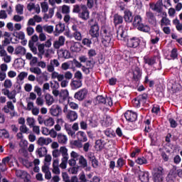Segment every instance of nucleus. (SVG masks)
<instances>
[{"label":"nucleus","instance_id":"nucleus-21","mask_svg":"<svg viewBox=\"0 0 182 182\" xmlns=\"http://www.w3.org/2000/svg\"><path fill=\"white\" fill-rule=\"evenodd\" d=\"M146 15L149 23H151V25H156L157 21L156 20L154 14L151 11H147Z\"/></svg>","mask_w":182,"mask_h":182},{"label":"nucleus","instance_id":"nucleus-20","mask_svg":"<svg viewBox=\"0 0 182 182\" xmlns=\"http://www.w3.org/2000/svg\"><path fill=\"white\" fill-rule=\"evenodd\" d=\"M65 31V24L60 23L55 26V30L54 31V36H59Z\"/></svg>","mask_w":182,"mask_h":182},{"label":"nucleus","instance_id":"nucleus-11","mask_svg":"<svg viewBox=\"0 0 182 182\" xmlns=\"http://www.w3.org/2000/svg\"><path fill=\"white\" fill-rule=\"evenodd\" d=\"M124 117L127 122H136L137 120V113L128 110L124 113Z\"/></svg>","mask_w":182,"mask_h":182},{"label":"nucleus","instance_id":"nucleus-6","mask_svg":"<svg viewBox=\"0 0 182 182\" xmlns=\"http://www.w3.org/2000/svg\"><path fill=\"white\" fill-rule=\"evenodd\" d=\"M146 102H147V94H142L132 100V105H134V107H140V106L144 105Z\"/></svg>","mask_w":182,"mask_h":182},{"label":"nucleus","instance_id":"nucleus-50","mask_svg":"<svg viewBox=\"0 0 182 182\" xmlns=\"http://www.w3.org/2000/svg\"><path fill=\"white\" fill-rule=\"evenodd\" d=\"M95 148L97 150V151H100V150H102L103 149V145L102 144V141H95Z\"/></svg>","mask_w":182,"mask_h":182},{"label":"nucleus","instance_id":"nucleus-40","mask_svg":"<svg viewBox=\"0 0 182 182\" xmlns=\"http://www.w3.org/2000/svg\"><path fill=\"white\" fill-rule=\"evenodd\" d=\"M119 23H123V17L119 14L114 15V24L119 25Z\"/></svg>","mask_w":182,"mask_h":182},{"label":"nucleus","instance_id":"nucleus-14","mask_svg":"<svg viewBox=\"0 0 182 182\" xmlns=\"http://www.w3.org/2000/svg\"><path fill=\"white\" fill-rule=\"evenodd\" d=\"M82 80H75V78H73L70 82L72 90H77V89H80V87L82 86Z\"/></svg>","mask_w":182,"mask_h":182},{"label":"nucleus","instance_id":"nucleus-36","mask_svg":"<svg viewBox=\"0 0 182 182\" xmlns=\"http://www.w3.org/2000/svg\"><path fill=\"white\" fill-rule=\"evenodd\" d=\"M45 126L48 127H52L55 124V120L52 117H49L48 119L44 121Z\"/></svg>","mask_w":182,"mask_h":182},{"label":"nucleus","instance_id":"nucleus-15","mask_svg":"<svg viewBox=\"0 0 182 182\" xmlns=\"http://www.w3.org/2000/svg\"><path fill=\"white\" fill-rule=\"evenodd\" d=\"M99 26L97 24H94L91 26L90 30V35L92 38H99Z\"/></svg>","mask_w":182,"mask_h":182},{"label":"nucleus","instance_id":"nucleus-4","mask_svg":"<svg viewBox=\"0 0 182 182\" xmlns=\"http://www.w3.org/2000/svg\"><path fill=\"white\" fill-rule=\"evenodd\" d=\"M133 26L134 28H136L138 31H141V32L147 33L150 31V27H149L147 25L143 24L142 18L140 16H136L134 17Z\"/></svg>","mask_w":182,"mask_h":182},{"label":"nucleus","instance_id":"nucleus-28","mask_svg":"<svg viewBox=\"0 0 182 182\" xmlns=\"http://www.w3.org/2000/svg\"><path fill=\"white\" fill-rule=\"evenodd\" d=\"M124 18V20L128 23L133 22V13H132V11L129 10H125Z\"/></svg>","mask_w":182,"mask_h":182},{"label":"nucleus","instance_id":"nucleus-16","mask_svg":"<svg viewBox=\"0 0 182 182\" xmlns=\"http://www.w3.org/2000/svg\"><path fill=\"white\" fill-rule=\"evenodd\" d=\"M50 143H52V139L44 138L43 136H41L37 141V144H38V146H41V147L45 145L48 146V144H50Z\"/></svg>","mask_w":182,"mask_h":182},{"label":"nucleus","instance_id":"nucleus-49","mask_svg":"<svg viewBox=\"0 0 182 182\" xmlns=\"http://www.w3.org/2000/svg\"><path fill=\"white\" fill-rule=\"evenodd\" d=\"M51 89L53 90H58L60 87V85L58 82V81H51L50 82Z\"/></svg>","mask_w":182,"mask_h":182},{"label":"nucleus","instance_id":"nucleus-56","mask_svg":"<svg viewBox=\"0 0 182 182\" xmlns=\"http://www.w3.org/2000/svg\"><path fill=\"white\" fill-rule=\"evenodd\" d=\"M21 162L27 168L32 167V162H29L28 159H22Z\"/></svg>","mask_w":182,"mask_h":182},{"label":"nucleus","instance_id":"nucleus-26","mask_svg":"<svg viewBox=\"0 0 182 182\" xmlns=\"http://www.w3.org/2000/svg\"><path fill=\"white\" fill-rule=\"evenodd\" d=\"M178 58V52L177 51V48H173L171 51L170 55H166V59L168 60H174Z\"/></svg>","mask_w":182,"mask_h":182},{"label":"nucleus","instance_id":"nucleus-59","mask_svg":"<svg viewBox=\"0 0 182 182\" xmlns=\"http://www.w3.org/2000/svg\"><path fill=\"white\" fill-rule=\"evenodd\" d=\"M20 132L21 133H25L26 134H28V132H29V129L26 127V125H21L20 127Z\"/></svg>","mask_w":182,"mask_h":182},{"label":"nucleus","instance_id":"nucleus-23","mask_svg":"<svg viewBox=\"0 0 182 182\" xmlns=\"http://www.w3.org/2000/svg\"><path fill=\"white\" fill-rule=\"evenodd\" d=\"M36 154L40 158L45 157V156H46V154H48V149L45 146H41L36 149Z\"/></svg>","mask_w":182,"mask_h":182},{"label":"nucleus","instance_id":"nucleus-35","mask_svg":"<svg viewBox=\"0 0 182 182\" xmlns=\"http://www.w3.org/2000/svg\"><path fill=\"white\" fill-rule=\"evenodd\" d=\"M168 175L176 178L178 176V169H177V166H173Z\"/></svg>","mask_w":182,"mask_h":182},{"label":"nucleus","instance_id":"nucleus-51","mask_svg":"<svg viewBox=\"0 0 182 182\" xmlns=\"http://www.w3.org/2000/svg\"><path fill=\"white\" fill-rule=\"evenodd\" d=\"M97 53H96V50L95 49H90L87 52V55L89 59H92L93 56H96Z\"/></svg>","mask_w":182,"mask_h":182},{"label":"nucleus","instance_id":"nucleus-31","mask_svg":"<svg viewBox=\"0 0 182 182\" xmlns=\"http://www.w3.org/2000/svg\"><path fill=\"white\" fill-rule=\"evenodd\" d=\"M150 8H151V9H152V11H154L155 12H157L158 14H161L162 9H161V6L160 5V4H159V3L152 4L150 5Z\"/></svg>","mask_w":182,"mask_h":182},{"label":"nucleus","instance_id":"nucleus-5","mask_svg":"<svg viewBox=\"0 0 182 182\" xmlns=\"http://www.w3.org/2000/svg\"><path fill=\"white\" fill-rule=\"evenodd\" d=\"M163 174H164V168L161 166H156L152 170V176L154 182H160L163 180Z\"/></svg>","mask_w":182,"mask_h":182},{"label":"nucleus","instance_id":"nucleus-54","mask_svg":"<svg viewBox=\"0 0 182 182\" xmlns=\"http://www.w3.org/2000/svg\"><path fill=\"white\" fill-rule=\"evenodd\" d=\"M4 86L6 89H11L12 87V81L6 79L4 82Z\"/></svg>","mask_w":182,"mask_h":182},{"label":"nucleus","instance_id":"nucleus-47","mask_svg":"<svg viewBox=\"0 0 182 182\" xmlns=\"http://www.w3.org/2000/svg\"><path fill=\"white\" fill-rule=\"evenodd\" d=\"M61 12H62V14H70V6L64 4L62 6Z\"/></svg>","mask_w":182,"mask_h":182},{"label":"nucleus","instance_id":"nucleus-13","mask_svg":"<svg viewBox=\"0 0 182 182\" xmlns=\"http://www.w3.org/2000/svg\"><path fill=\"white\" fill-rule=\"evenodd\" d=\"M50 113L52 116L58 117V116L62 114V108L58 105H53L50 108Z\"/></svg>","mask_w":182,"mask_h":182},{"label":"nucleus","instance_id":"nucleus-60","mask_svg":"<svg viewBox=\"0 0 182 182\" xmlns=\"http://www.w3.org/2000/svg\"><path fill=\"white\" fill-rule=\"evenodd\" d=\"M16 38H18V39L23 41V39H25V33H23V31L16 32Z\"/></svg>","mask_w":182,"mask_h":182},{"label":"nucleus","instance_id":"nucleus-32","mask_svg":"<svg viewBox=\"0 0 182 182\" xmlns=\"http://www.w3.org/2000/svg\"><path fill=\"white\" fill-rule=\"evenodd\" d=\"M70 50L73 53L80 51V44L79 43H73L70 47Z\"/></svg>","mask_w":182,"mask_h":182},{"label":"nucleus","instance_id":"nucleus-39","mask_svg":"<svg viewBox=\"0 0 182 182\" xmlns=\"http://www.w3.org/2000/svg\"><path fill=\"white\" fill-rule=\"evenodd\" d=\"M135 163H136V164H139V166H142V164H147V159L144 157H139L136 159Z\"/></svg>","mask_w":182,"mask_h":182},{"label":"nucleus","instance_id":"nucleus-30","mask_svg":"<svg viewBox=\"0 0 182 182\" xmlns=\"http://www.w3.org/2000/svg\"><path fill=\"white\" fill-rule=\"evenodd\" d=\"M57 139L60 144H66V143H68V136L63 134H58L57 136Z\"/></svg>","mask_w":182,"mask_h":182},{"label":"nucleus","instance_id":"nucleus-53","mask_svg":"<svg viewBox=\"0 0 182 182\" xmlns=\"http://www.w3.org/2000/svg\"><path fill=\"white\" fill-rule=\"evenodd\" d=\"M82 9V8L80 7V6L79 4H75L73 6V14H80V10Z\"/></svg>","mask_w":182,"mask_h":182},{"label":"nucleus","instance_id":"nucleus-41","mask_svg":"<svg viewBox=\"0 0 182 182\" xmlns=\"http://www.w3.org/2000/svg\"><path fill=\"white\" fill-rule=\"evenodd\" d=\"M41 6L42 12H43L44 14H46V12L49 9V6L48 5V2H46V1L42 2L41 4Z\"/></svg>","mask_w":182,"mask_h":182},{"label":"nucleus","instance_id":"nucleus-29","mask_svg":"<svg viewBox=\"0 0 182 182\" xmlns=\"http://www.w3.org/2000/svg\"><path fill=\"white\" fill-rule=\"evenodd\" d=\"M45 100L48 106H52V105H53V103L55 102V99H53V96H52L49 93L46 94Z\"/></svg>","mask_w":182,"mask_h":182},{"label":"nucleus","instance_id":"nucleus-3","mask_svg":"<svg viewBox=\"0 0 182 182\" xmlns=\"http://www.w3.org/2000/svg\"><path fill=\"white\" fill-rule=\"evenodd\" d=\"M101 32L102 35V43L105 46H109L112 43V38H113V34L109 28L102 27L101 28Z\"/></svg>","mask_w":182,"mask_h":182},{"label":"nucleus","instance_id":"nucleus-46","mask_svg":"<svg viewBox=\"0 0 182 182\" xmlns=\"http://www.w3.org/2000/svg\"><path fill=\"white\" fill-rule=\"evenodd\" d=\"M30 72H31V73H35V75H41V73H42V70H41L39 67L31 68Z\"/></svg>","mask_w":182,"mask_h":182},{"label":"nucleus","instance_id":"nucleus-61","mask_svg":"<svg viewBox=\"0 0 182 182\" xmlns=\"http://www.w3.org/2000/svg\"><path fill=\"white\" fill-rule=\"evenodd\" d=\"M60 153H61L62 156H68V149H66V146H61L60 148Z\"/></svg>","mask_w":182,"mask_h":182},{"label":"nucleus","instance_id":"nucleus-62","mask_svg":"<svg viewBox=\"0 0 182 182\" xmlns=\"http://www.w3.org/2000/svg\"><path fill=\"white\" fill-rule=\"evenodd\" d=\"M16 96V90H14L9 92L7 97H9L10 100H12V99H15Z\"/></svg>","mask_w":182,"mask_h":182},{"label":"nucleus","instance_id":"nucleus-27","mask_svg":"<svg viewBox=\"0 0 182 182\" xmlns=\"http://www.w3.org/2000/svg\"><path fill=\"white\" fill-rule=\"evenodd\" d=\"M77 138L79 141H82L83 143L87 141V136L86 133L83 131H79L77 132Z\"/></svg>","mask_w":182,"mask_h":182},{"label":"nucleus","instance_id":"nucleus-57","mask_svg":"<svg viewBox=\"0 0 182 182\" xmlns=\"http://www.w3.org/2000/svg\"><path fill=\"white\" fill-rule=\"evenodd\" d=\"M161 159L164 160V161L166 163L167 161H168V160H170V157L168 156V155H167L166 154L165 151H162L161 153Z\"/></svg>","mask_w":182,"mask_h":182},{"label":"nucleus","instance_id":"nucleus-55","mask_svg":"<svg viewBox=\"0 0 182 182\" xmlns=\"http://www.w3.org/2000/svg\"><path fill=\"white\" fill-rule=\"evenodd\" d=\"M43 30L47 33H52L53 32V26H44Z\"/></svg>","mask_w":182,"mask_h":182},{"label":"nucleus","instance_id":"nucleus-34","mask_svg":"<svg viewBox=\"0 0 182 182\" xmlns=\"http://www.w3.org/2000/svg\"><path fill=\"white\" fill-rule=\"evenodd\" d=\"M38 49L39 52V53L38 54V58H42V56L45 55V44L44 43L39 44L38 46Z\"/></svg>","mask_w":182,"mask_h":182},{"label":"nucleus","instance_id":"nucleus-44","mask_svg":"<svg viewBox=\"0 0 182 182\" xmlns=\"http://www.w3.org/2000/svg\"><path fill=\"white\" fill-rule=\"evenodd\" d=\"M82 43L84 45V46H87V48H90L92 45V40L89 38H83L82 41Z\"/></svg>","mask_w":182,"mask_h":182},{"label":"nucleus","instance_id":"nucleus-33","mask_svg":"<svg viewBox=\"0 0 182 182\" xmlns=\"http://www.w3.org/2000/svg\"><path fill=\"white\" fill-rule=\"evenodd\" d=\"M15 54L25 56V55H26V49L23 46H18L15 49Z\"/></svg>","mask_w":182,"mask_h":182},{"label":"nucleus","instance_id":"nucleus-45","mask_svg":"<svg viewBox=\"0 0 182 182\" xmlns=\"http://www.w3.org/2000/svg\"><path fill=\"white\" fill-rule=\"evenodd\" d=\"M80 166H73L72 168H70L68 169V172L70 174H77V171H79Z\"/></svg>","mask_w":182,"mask_h":182},{"label":"nucleus","instance_id":"nucleus-52","mask_svg":"<svg viewBox=\"0 0 182 182\" xmlns=\"http://www.w3.org/2000/svg\"><path fill=\"white\" fill-rule=\"evenodd\" d=\"M16 11L19 15H23V6L18 4L16 7Z\"/></svg>","mask_w":182,"mask_h":182},{"label":"nucleus","instance_id":"nucleus-1","mask_svg":"<svg viewBox=\"0 0 182 182\" xmlns=\"http://www.w3.org/2000/svg\"><path fill=\"white\" fill-rule=\"evenodd\" d=\"M144 63L148 65L150 68H153L152 70H161V60L160 55H145L144 57Z\"/></svg>","mask_w":182,"mask_h":182},{"label":"nucleus","instance_id":"nucleus-63","mask_svg":"<svg viewBox=\"0 0 182 182\" xmlns=\"http://www.w3.org/2000/svg\"><path fill=\"white\" fill-rule=\"evenodd\" d=\"M74 38L77 41H82V33L79 31L74 32Z\"/></svg>","mask_w":182,"mask_h":182},{"label":"nucleus","instance_id":"nucleus-25","mask_svg":"<svg viewBox=\"0 0 182 182\" xmlns=\"http://www.w3.org/2000/svg\"><path fill=\"white\" fill-rule=\"evenodd\" d=\"M68 97H69V91L68 90H63L60 92L59 102L63 103V102L68 100Z\"/></svg>","mask_w":182,"mask_h":182},{"label":"nucleus","instance_id":"nucleus-17","mask_svg":"<svg viewBox=\"0 0 182 182\" xmlns=\"http://www.w3.org/2000/svg\"><path fill=\"white\" fill-rule=\"evenodd\" d=\"M162 15L164 16L161 20V26L163 28L164 26H168L171 25V21L170 19L167 18V13L165 11L162 12Z\"/></svg>","mask_w":182,"mask_h":182},{"label":"nucleus","instance_id":"nucleus-8","mask_svg":"<svg viewBox=\"0 0 182 182\" xmlns=\"http://www.w3.org/2000/svg\"><path fill=\"white\" fill-rule=\"evenodd\" d=\"M96 103L98 105H106V106H113V100L112 97H105L102 95H98L96 97Z\"/></svg>","mask_w":182,"mask_h":182},{"label":"nucleus","instance_id":"nucleus-12","mask_svg":"<svg viewBox=\"0 0 182 182\" xmlns=\"http://www.w3.org/2000/svg\"><path fill=\"white\" fill-rule=\"evenodd\" d=\"M126 36H127L126 31H124L123 26H119L117 30V38L118 41H126Z\"/></svg>","mask_w":182,"mask_h":182},{"label":"nucleus","instance_id":"nucleus-43","mask_svg":"<svg viewBox=\"0 0 182 182\" xmlns=\"http://www.w3.org/2000/svg\"><path fill=\"white\" fill-rule=\"evenodd\" d=\"M168 122H169V124H170L171 129H176V127H177V126H178V124L177 123V121H176L173 118H169L168 119Z\"/></svg>","mask_w":182,"mask_h":182},{"label":"nucleus","instance_id":"nucleus-22","mask_svg":"<svg viewBox=\"0 0 182 182\" xmlns=\"http://www.w3.org/2000/svg\"><path fill=\"white\" fill-rule=\"evenodd\" d=\"M149 173L147 171L139 172V178L141 182H149L150 178H149Z\"/></svg>","mask_w":182,"mask_h":182},{"label":"nucleus","instance_id":"nucleus-37","mask_svg":"<svg viewBox=\"0 0 182 182\" xmlns=\"http://www.w3.org/2000/svg\"><path fill=\"white\" fill-rule=\"evenodd\" d=\"M124 164H126V161H124V159H123L122 158H119L117 161V165L115 167L120 170L122 167H123Z\"/></svg>","mask_w":182,"mask_h":182},{"label":"nucleus","instance_id":"nucleus-24","mask_svg":"<svg viewBox=\"0 0 182 182\" xmlns=\"http://www.w3.org/2000/svg\"><path fill=\"white\" fill-rule=\"evenodd\" d=\"M65 45V36H60L58 41H55L53 43V46L55 49H59L60 46H63Z\"/></svg>","mask_w":182,"mask_h":182},{"label":"nucleus","instance_id":"nucleus-58","mask_svg":"<svg viewBox=\"0 0 182 182\" xmlns=\"http://www.w3.org/2000/svg\"><path fill=\"white\" fill-rule=\"evenodd\" d=\"M152 113H154L155 114H159V112H160V106L159 105H154L151 109Z\"/></svg>","mask_w":182,"mask_h":182},{"label":"nucleus","instance_id":"nucleus-19","mask_svg":"<svg viewBox=\"0 0 182 182\" xmlns=\"http://www.w3.org/2000/svg\"><path fill=\"white\" fill-rule=\"evenodd\" d=\"M66 117L68 122H75L77 119V113L75 111H68Z\"/></svg>","mask_w":182,"mask_h":182},{"label":"nucleus","instance_id":"nucleus-7","mask_svg":"<svg viewBox=\"0 0 182 182\" xmlns=\"http://www.w3.org/2000/svg\"><path fill=\"white\" fill-rule=\"evenodd\" d=\"M87 93H89L87 89L82 88L75 93L74 98L79 102H83L87 97Z\"/></svg>","mask_w":182,"mask_h":182},{"label":"nucleus","instance_id":"nucleus-2","mask_svg":"<svg viewBox=\"0 0 182 182\" xmlns=\"http://www.w3.org/2000/svg\"><path fill=\"white\" fill-rule=\"evenodd\" d=\"M127 46L128 48H133L134 49L138 48V49L141 50L146 48V42L143 38L140 39L137 37H134L128 39Z\"/></svg>","mask_w":182,"mask_h":182},{"label":"nucleus","instance_id":"nucleus-42","mask_svg":"<svg viewBox=\"0 0 182 182\" xmlns=\"http://www.w3.org/2000/svg\"><path fill=\"white\" fill-rule=\"evenodd\" d=\"M87 6L89 9H92L95 6V4H97V0H86Z\"/></svg>","mask_w":182,"mask_h":182},{"label":"nucleus","instance_id":"nucleus-48","mask_svg":"<svg viewBox=\"0 0 182 182\" xmlns=\"http://www.w3.org/2000/svg\"><path fill=\"white\" fill-rule=\"evenodd\" d=\"M74 79H75L76 80H82V79H83L82 72H80V70L75 72V73L74 74Z\"/></svg>","mask_w":182,"mask_h":182},{"label":"nucleus","instance_id":"nucleus-38","mask_svg":"<svg viewBox=\"0 0 182 182\" xmlns=\"http://www.w3.org/2000/svg\"><path fill=\"white\" fill-rule=\"evenodd\" d=\"M79 164H80L83 168L87 167V161L85 159V156H80L79 158Z\"/></svg>","mask_w":182,"mask_h":182},{"label":"nucleus","instance_id":"nucleus-10","mask_svg":"<svg viewBox=\"0 0 182 182\" xmlns=\"http://www.w3.org/2000/svg\"><path fill=\"white\" fill-rule=\"evenodd\" d=\"M132 70L133 74V80H134V82H139V80L141 79V70L137 65H133Z\"/></svg>","mask_w":182,"mask_h":182},{"label":"nucleus","instance_id":"nucleus-18","mask_svg":"<svg viewBox=\"0 0 182 182\" xmlns=\"http://www.w3.org/2000/svg\"><path fill=\"white\" fill-rule=\"evenodd\" d=\"M62 178L63 181L65 182H75L77 180V176H74L70 178V177H69V174H68L66 172H62Z\"/></svg>","mask_w":182,"mask_h":182},{"label":"nucleus","instance_id":"nucleus-64","mask_svg":"<svg viewBox=\"0 0 182 182\" xmlns=\"http://www.w3.org/2000/svg\"><path fill=\"white\" fill-rule=\"evenodd\" d=\"M27 123H28V126H31V127H33V126H35V119L28 117Z\"/></svg>","mask_w":182,"mask_h":182},{"label":"nucleus","instance_id":"nucleus-9","mask_svg":"<svg viewBox=\"0 0 182 182\" xmlns=\"http://www.w3.org/2000/svg\"><path fill=\"white\" fill-rule=\"evenodd\" d=\"M81 12L78 14V18L82 19V21H87L90 18L89 9H87V6L85 4H80Z\"/></svg>","mask_w":182,"mask_h":182}]
</instances>
